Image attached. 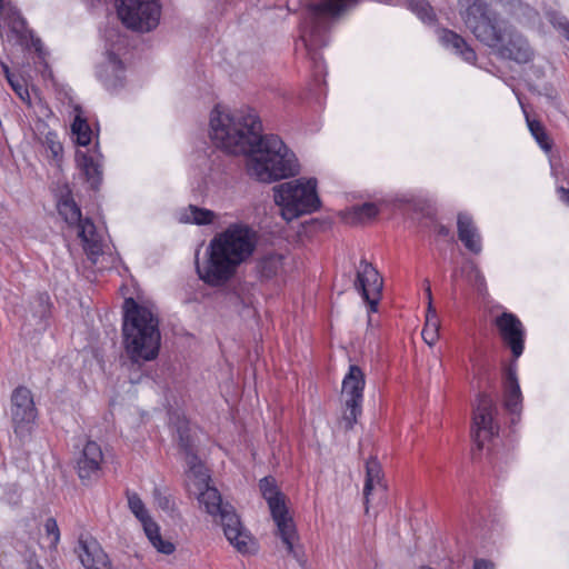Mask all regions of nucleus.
Segmentation results:
<instances>
[{
  "label": "nucleus",
  "instance_id": "f257e3e1",
  "mask_svg": "<svg viewBox=\"0 0 569 569\" xmlns=\"http://www.w3.org/2000/svg\"><path fill=\"white\" fill-rule=\"evenodd\" d=\"M211 139L217 147L247 157V172L259 182L270 183L299 173L296 154L276 134H262V123L251 108L210 118Z\"/></svg>",
  "mask_w": 569,
  "mask_h": 569
},
{
  "label": "nucleus",
  "instance_id": "f03ea898",
  "mask_svg": "<svg viewBox=\"0 0 569 569\" xmlns=\"http://www.w3.org/2000/svg\"><path fill=\"white\" fill-rule=\"evenodd\" d=\"M254 249L253 231L248 226L231 224L210 241L206 266L200 268L197 263L198 276L211 287H221L234 276L237 268L252 256Z\"/></svg>",
  "mask_w": 569,
  "mask_h": 569
},
{
  "label": "nucleus",
  "instance_id": "7ed1b4c3",
  "mask_svg": "<svg viewBox=\"0 0 569 569\" xmlns=\"http://www.w3.org/2000/svg\"><path fill=\"white\" fill-rule=\"evenodd\" d=\"M122 313L123 346L131 362L154 360L161 347L158 316L131 297L124 299Z\"/></svg>",
  "mask_w": 569,
  "mask_h": 569
},
{
  "label": "nucleus",
  "instance_id": "20e7f679",
  "mask_svg": "<svg viewBox=\"0 0 569 569\" xmlns=\"http://www.w3.org/2000/svg\"><path fill=\"white\" fill-rule=\"evenodd\" d=\"M357 2L358 0H315L307 3L300 40L317 80L326 74V63L320 50L329 43L335 19Z\"/></svg>",
  "mask_w": 569,
  "mask_h": 569
},
{
  "label": "nucleus",
  "instance_id": "39448f33",
  "mask_svg": "<svg viewBox=\"0 0 569 569\" xmlns=\"http://www.w3.org/2000/svg\"><path fill=\"white\" fill-rule=\"evenodd\" d=\"M486 22H479L472 17L466 27L478 41L487 46L502 60L526 64L533 60L535 50L527 37L509 21H496L485 17Z\"/></svg>",
  "mask_w": 569,
  "mask_h": 569
},
{
  "label": "nucleus",
  "instance_id": "423d86ee",
  "mask_svg": "<svg viewBox=\"0 0 569 569\" xmlns=\"http://www.w3.org/2000/svg\"><path fill=\"white\" fill-rule=\"evenodd\" d=\"M204 478H198L204 486L198 496L199 503L204 506L209 515L220 518V525L230 545L243 555L249 553V541L252 539L250 532L242 526L234 508L230 503H223L218 489L209 485L210 476L207 472Z\"/></svg>",
  "mask_w": 569,
  "mask_h": 569
},
{
  "label": "nucleus",
  "instance_id": "0eeeda50",
  "mask_svg": "<svg viewBox=\"0 0 569 569\" xmlns=\"http://www.w3.org/2000/svg\"><path fill=\"white\" fill-rule=\"evenodd\" d=\"M273 200L281 208L282 216L290 221L300 216L312 213L320 208L317 193V179L303 178L282 182L272 188Z\"/></svg>",
  "mask_w": 569,
  "mask_h": 569
},
{
  "label": "nucleus",
  "instance_id": "6e6552de",
  "mask_svg": "<svg viewBox=\"0 0 569 569\" xmlns=\"http://www.w3.org/2000/svg\"><path fill=\"white\" fill-rule=\"evenodd\" d=\"M459 4L466 7L460 12L463 22H469V18L472 17L479 22H486L485 17L490 20L507 21L492 9L493 4H499L505 13L522 26L533 23L539 17V12L522 0H459Z\"/></svg>",
  "mask_w": 569,
  "mask_h": 569
},
{
  "label": "nucleus",
  "instance_id": "1a4fd4ad",
  "mask_svg": "<svg viewBox=\"0 0 569 569\" xmlns=\"http://www.w3.org/2000/svg\"><path fill=\"white\" fill-rule=\"evenodd\" d=\"M57 209L62 219L70 227L78 228V237L82 241L83 250L93 262L102 253V244L97 239L96 226L90 218H82L81 209L72 197L69 188L61 193Z\"/></svg>",
  "mask_w": 569,
  "mask_h": 569
},
{
  "label": "nucleus",
  "instance_id": "9d476101",
  "mask_svg": "<svg viewBox=\"0 0 569 569\" xmlns=\"http://www.w3.org/2000/svg\"><path fill=\"white\" fill-rule=\"evenodd\" d=\"M9 418L13 433L20 443L29 442L37 426L38 409L33 393L28 387L20 385L12 390Z\"/></svg>",
  "mask_w": 569,
  "mask_h": 569
},
{
  "label": "nucleus",
  "instance_id": "9b49d317",
  "mask_svg": "<svg viewBox=\"0 0 569 569\" xmlns=\"http://www.w3.org/2000/svg\"><path fill=\"white\" fill-rule=\"evenodd\" d=\"M117 12L121 22L131 30L149 32L160 20L158 0H117Z\"/></svg>",
  "mask_w": 569,
  "mask_h": 569
},
{
  "label": "nucleus",
  "instance_id": "f8f14e48",
  "mask_svg": "<svg viewBox=\"0 0 569 569\" xmlns=\"http://www.w3.org/2000/svg\"><path fill=\"white\" fill-rule=\"evenodd\" d=\"M496 413L497 407L492 398L485 392L478 393L473 408L471 437L479 452L485 442L499 432V427L493 420Z\"/></svg>",
  "mask_w": 569,
  "mask_h": 569
},
{
  "label": "nucleus",
  "instance_id": "ddd939ff",
  "mask_svg": "<svg viewBox=\"0 0 569 569\" xmlns=\"http://www.w3.org/2000/svg\"><path fill=\"white\" fill-rule=\"evenodd\" d=\"M366 386L365 373L357 365H351L342 380V393L347 397L345 401V413L342 421L347 431L353 429L358 417L362 412L363 389Z\"/></svg>",
  "mask_w": 569,
  "mask_h": 569
},
{
  "label": "nucleus",
  "instance_id": "4468645a",
  "mask_svg": "<svg viewBox=\"0 0 569 569\" xmlns=\"http://www.w3.org/2000/svg\"><path fill=\"white\" fill-rule=\"evenodd\" d=\"M179 451L183 453L189 471L204 480L206 468L198 456L197 436L184 416H177L174 420Z\"/></svg>",
  "mask_w": 569,
  "mask_h": 569
},
{
  "label": "nucleus",
  "instance_id": "2eb2a0df",
  "mask_svg": "<svg viewBox=\"0 0 569 569\" xmlns=\"http://www.w3.org/2000/svg\"><path fill=\"white\" fill-rule=\"evenodd\" d=\"M383 280L379 271L365 258L360 260L355 280V288L368 303L369 311L376 312L381 298Z\"/></svg>",
  "mask_w": 569,
  "mask_h": 569
},
{
  "label": "nucleus",
  "instance_id": "dca6fc26",
  "mask_svg": "<svg viewBox=\"0 0 569 569\" xmlns=\"http://www.w3.org/2000/svg\"><path fill=\"white\" fill-rule=\"evenodd\" d=\"M493 322L503 345L511 351L512 362L516 363L525 349L526 329L522 322L515 313L508 311L497 316Z\"/></svg>",
  "mask_w": 569,
  "mask_h": 569
},
{
  "label": "nucleus",
  "instance_id": "f3484780",
  "mask_svg": "<svg viewBox=\"0 0 569 569\" xmlns=\"http://www.w3.org/2000/svg\"><path fill=\"white\" fill-rule=\"evenodd\" d=\"M103 453L100 446L88 440L77 459V473L83 485H89L99 478Z\"/></svg>",
  "mask_w": 569,
  "mask_h": 569
},
{
  "label": "nucleus",
  "instance_id": "a211bd4d",
  "mask_svg": "<svg viewBox=\"0 0 569 569\" xmlns=\"http://www.w3.org/2000/svg\"><path fill=\"white\" fill-rule=\"evenodd\" d=\"M76 552L82 566L87 569H111L108 555L93 538L87 539L80 536Z\"/></svg>",
  "mask_w": 569,
  "mask_h": 569
},
{
  "label": "nucleus",
  "instance_id": "6ab92c4d",
  "mask_svg": "<svg viewBox=\"0 0 569 569\" xmlns=\"http://www.w3.org/2000/svg\"><path fill=\"white\" fill-rule=\"evenodd\" d=\"M101 158L102 154L98 150V143L96 144L94 154L80 150L76 152L77 166L93 191L100 189L103 179Z\"/></svg>",
  "mask_w": 569,
  "mask_h": 569
},
{
  "label": "nucleus",
  "instance_id": "aec40b11",
  "mask_svg": "<svg viewBox=\"0 0 569 569\" xmlns=\"http://www.w3.org/2000/svg\"><path fill=\"white\" fill-rule=\"evenodd\" d=\"M503 396L506 410L519 418L522 409V395L517 377V363L511 362L505 370Z\"/></svg>",
  "mask_w": 569,
  "mask_h": 569
},
{
  "label": "nucleus",
  "instance_id": "412c9836",
  "mask_svg": "<svg viewBox=\"0 0 569 569\" xmlns=\"http://www.w3.org/2000/svg\"><path fill=\"white\" fill-rule=\"evenodd\" d=\"M124 72L122 60L114 52H109L108 63L100 67L97 74L107 90L117 91L124 87Z\"/></svg>",
  "mask_w": 569,
  "mask_h": 569
},
{
  "label": "nucleus",
  "instance_id": "4be33fe9",
  "mask_svg": "<svg viewBox=\"0 0 569 569\" xmlns=\"http://www.w3.org/2000/svg\"><path fill=\"white\" fill-rule=\"evenodd\" d=\"M458 238L467 250L479 254L482 250L481 237L476 227L472 217L466 212H459L457 216Z\"/></svg>",
  "mask_w": 569,
  "mask_h": 569
},
{
  "label": "nucleus",
  "instance_id": "5701e85b",
  "mask_svg": "<svg viewBox=\"0 0 569 569\" xmlns=\"http://www.w3.org/2000/svg\"><path fill=\"white\" fill-rule=\"evenodd\" d=\"M441 44L451 50L455 54L461 57L468 63H475L477 60V53L472 47H470L465 38L450 29H442L439 34Z\"/></svg>",
  "mask_w": 569,
  "mask_h": 569
},
{
  "label": "nucleus",
  "instance_id": "b1692460",
  "mask_svg": "<svg viewBox=\"0 0 569 569\" xmlns=\"http://www.w3.org/2000/svg\"><path fill=\"white\" fill-rule=\"evenodd\" d=\"M425 286L426 296L428 298V310L421 336L426 343L432 346L438 340L439 320L436 309L432 307V292L428 279L425 280Z\"/></svg>",
  "mask_w": 569,
  "mask_h": 569
},
{
  "label": "nucleus",
  "instance_id": "393cba45",
  "mask_svg": "<svg viewBox=\"0 0 569 569\" xmlns=\"http://www.w3.org/2000/svg\"><path fill=\"white\" fill-rule=\"evenodd\" d=\"M8 27L20 44H27L33 38V31L28 28L27 20L17 7H9L6 13Z\"/></svg>",
  "mask_w": 569,
  "mask_h": 569
},
{
  "label": "nucleus",
  "instance_id": "a878e982",
  "mask_svg": "<svg viewBox=\"0 0 569 569\" xmlns=\"http://www.w3.org/2000/svg\"><path fill=\"white\" fill-rule=\"evenodd\" d=\"M366 479H365V486H363V497H365V505H368L369 502V496L371 495V491L373 490L375 486H381L383 489H386V486L383 485V471L382 467L376 456H370L368 460L366 461ZM366 509L368 510V506H366Z\"/></svg>",
  "mask_w": 569,
  "mask_h": 569
},
{
  "label": "nucleus",
  "instance_id": "bb28decb",
  "mask_svg": "<svg viewBox=\"0 0 569 569\" xmlns=\"http://www.w3.org/2000/svg\"><path fill=\"white\" fill-rule=\"evenodd\" d=\"M380 2H385L387 4L398 6L403 4L407 6L412 12H415L419 19H421L426 23L436 22V13L433 8L426 0H379Z\"/></svg>",
  "mask_w": 569,
  "mask_h": 569
},
{
  "label": "nucleus",
  "instance_id": "cd10ccee",
  "mask_svg": "<svg viewBox=\"0 0 569 569\" xmlns=\"http://www.w3.org/2000/svg\"><path fill=\"white\" fill-rule=\"evenodd\" d=\"M283 266V256L269 253L257 261L256 270L261 280H270L278 274Z\"/></svg>",
  "mask_w": 569,
  "mask_h": 569
},
{
  "label": "nucleus",
  "instance_id": "c85d7f7f",
  "mask_svg": "<svg viewBox=\"0 0 569 569\" xmlns=\"http://www.w3.org/2000/svg\"><path fill=\"white\" fill-rule=\"evenodd\" d=\"M519 102L521 106V109L523 111L528 129L531 133V136L535 138L539 147L545 151H550L552 148V141L545 128V126L536 119H531L529 116V112L527 111L525 104L522 103L521 99L519 98Z\"/></svg>",
  "mask_w": 569,
  "mask_h": 569
},
{
  "label": "nucleus",
  "instance_id": "c756f323",
  "mask_svg": "<svg viewBox=\"0 0 569 569\" xmlns=\"http://www.w3.org/2000/svg\"><path fill=\"white\" fill-rule=\"evenodd\" d=\"M398 208L401 210H409L421 214L423 218L430 221H436V209L431 203L420 198H399L397 199Z\"/></svg>",
  "mask_w": 569,
  "mask_h": 569
},
{
  "label": "nucleus",
  "instance_id": "7c9ffc66",
  "mask_svg": "<svg viewBox=\"0 0 569 569\" xmlns=\"http://www.w3.org/2000/svg\"><path fill=\"white\" fill-rule=\"evenodd\" d=\"M277 535L280 537L282 542L286 545L289 555H292L298 559V553L295 549V540L298 539V532L292 517L282 521L276 522Z\"/></svg>",
  "mask_w": 569,
  "mask_h": 569
},
{
  "label": "nucleus",
  "instance_id": "2f4dec72",
  "mask_svg": "<svg viewBox=\"0 0 569 569\" xmlns=\"http://www.w3.org/2000/svg\"><path fill=\"white\" fill-rule=\"evenodd\" d=\"M52 302L48 292L37 293L30 302V309L34 318L39 319V322H47L51 317Z\"/></svg>",
  "mask_w": 569,
  "mask_h": 569
},
{
  "label": "nucleus",
  "instance_id": "473e14b6",
  "mask_svg": "<svg viewBox=\"0 0 569 569\" xmlns=\"http://www.w3.org/2000/svg\"><path fill=\"white\" fill-rule=\"evenodd\" d=\"M71 132L79 146L87 147L91 142L92 130L84 118L77 116L71 124Z\"/></svg>",
  "mask_w": 569,
  "mask_h": 569
},
{
  "label": "nucleus",
  "instance_id": "72a5a7b5",
  "mask_svg": "<svg viewBox=\"0 0 569 569\" xmlns=\"http://www.w3.org/2000/svg\"><path fill=\"white\" fill-rule=\"evenodd\" d=\"M152 496L157 506L162 511L169 513L170 516H173L178 511L176 501L167 489L162 490L161 488L154 487Z\"/></svg>",
  "mask_w": 569,
  "mask_h": 569
},
{
  "label": "nucleus",
  "instance_id": "f704fd0d",
  "mask_svg": "<svg viewBox=\"0 0 569 569\" xmlns=\"http://www.w3.org/2000/svg\"><path fill=\"white\" fill-rule=\"evenodd\" d=\"M259 489L262 498L267 501V503L284 495L278 488L276 479L272 476H267L260 479Z\"/></svg>",
  "mask_w": 569,
  "mask_h": 569
},
{
  "label": "nucleus",
  "instance_id": "c9c22d12",
  "mask_svg": "<svg viewBox=\"0 0 569 569\" xmlns=\"http://www.w3.org/2000/svg\"><path fill=\"white\" fill-rule=\"evenodd\" d=\"M268 507L270 509V513H271V517H272V520L274 521V523L291 517L289 515V510L286 505V496L284 495L282 497L273 499L272 501H269Z\"/></svg>",
  "mask_w": 569,
  "mask_h": 569
},
{
  "label": "nucleus",
  "instance_id": "e433bc0d",
  "mask_svg": "<svg viewBox=\"0 0 569 569\" xmlns=\"http://www.w3.org/2000/svg\"><path fill=\"white\" fill-rule=\"evenodd\" d=\"M550 24L558 30L561 36L569 41V20L561 12L552 10L547 13Z\"/></svg>",
  "mask_w": 569,
  "mask_h": 569
},
{
  "label": "nucleus",
  "instance_id": "4c0bfd02",
  "mask_svg": "<svg viewBox=\"0 0 569 569\" xmlns=\"http://www.w3.org/2000/svg\"><path fill=\"white\" fill-rule=\"evenodd\" d=\"M128 506L130 511L134 515V517L139 521H143L149 517V512L146 509V506L138 493L136 492H127Z\"/></svg>",
  "mask_w": 569,
  "mask_h": 569
},
{
  "label": "nucleus",
  "instance_id": "58836bf2",
  "mask_svg": "<svg viewBox=\"0 0 569 569\" xmlns=\"http://www.w3.org/2000/svg\"><path fill=\"white\" fill-rule=\"evenodd\" d=\"M43 144L47 150L51 153L53 160L61 161L63 154V146L58 140V134L53 131H49L44 136Z\"/></svg>",
  "mask_w": 569,
  "mask_h": 569
},
{
  "label": "nucleus",
  "instance_id": "ea45409f",
  "mask_svg": "<svg viewBox=\"0 0 569 569\" xmlns=\"http://www.w3.org/2000/svg\"><path fill=\"white\" fill-rule=\"evenodd\" d=\"M189 209L192 214L191 221L198 226H206L212 223L214 219L213 211L197 206L190 204Z\"/></svg>",
  "mask_w": 569,
  "mask_h": 569
},
{
  "label": "nucleus",
  "instance_id": "a19ab883",
  "mask_svg": "<svg viewBox=\"0 0 569 569\" xmlns=\"http://www.w3.org/2000/svg\"><path fill=\"white\" fill-rule=\"evenodd\" d=\"M44 530L48 537H52L51 547L56 548L60 541V530L53 517L47 518Z\"/></svg>",
  "mask_w": 569,
  "mask_h": 569
},
{
  "label": "nucleus",
  "instance_id": "79ce46f5",
  "mask_svg": "<svg viewBox=\"0 0 569 569\" xmlns=\"http://www.w3.org/2000/svg\"><path fill=\"white\" fill-rule=\"evenodd\" d=\"M356 214L360 219H372L378 216L379 209L373 202H365L355 208Z\"/></svg>",
  "mask_w": 569,
  "mask_h": 569
},
{
  "label": "nucleus",
  "instance_id": "37998d69",
  "mask_svg": "<svg viewBox=\"0 0 569 569\" xmlns=\"http://www.w3.org/2000/svg\"><path fill=\"white\" fill-rule=\"evenodd\" d=\"M151 545L163 555H171L174 552L176 547L172 542L168 540H163L161 535L153 537V540L151 541Z\"/></svg>",
  "mask_w": 569,
  "mask_h": 569
},
{
  "label": "nucleus",
  "instance_id": "c03bdc74",
  "mask_svg": "<svg viewBox=\"0 0 569 569\" xmlns=\"http://www.w3.org/2000/svg\"><path fill=\"white\" fill-rule=\"evenodd\" d=\"M21 498V489L17 483H10L4 489V499L10 505H18Z\"/></svg>",
  "mask_w": 569,
  "mask_h": 569
},
{
  "label": "nucleus",
  "instance_id": "a18cd8bd",
  "mask_svg": "<svg viewBox=\"0 0 569 569\" xmlns=\"http://www.w3.org/2000/svg\"><path fill=\"white\" fill-rule=\"evenodd\" d=\"M140 522L142 523L144 533L148 537L150 542L153 540V537H157L160 535V528H159L158 523L154 522L150 516Z\"/></svg>",
  "mask_w": 569,
  "mask_h": 569
},
{
  "label": "nucleus",
  "instance_id": "49530a36",
  "mask_svg": "<svg viewBox=\"0 0 569 569\" xmlns=\"http://www.w3.org/2000/svg\"><path fill=\"white\" fill-rule=\"evenodd\" d=\"M9 84L11 86L12 90L22 99L24 100V96L29 97L28 89L16 78H11L8 80Z\"/></svg>",
  "mask_w": 569,
  "mask_h": 569
},
{
  "label": "nucleus",
  "instance_id": "de8ad7c7",
  "mask_svg": "<svg viewBox=\"0 0 569 569\" xmlns=\"http://www.w3.org/2000/svg\"><path fill=\"white\" fill-rule=\"evenodd\" d=\"M548 100H550L555 106L559 104V97L557 91L552 86H545L543 87V93H542Z\"/></svg>",
  "mask_w": 569,
  "mask_h": 569
},
{
  "label": "nucleus",
  "instance_id": "09e8293b",
  "mask_svg": "<svg viewBox=\"0 0 569 569\" xmlns=\"http://www.w3.org/2000/svg\"><path fill=\"white\" fill-rule=\"evenodd\" d=\"M472 569H495V566L491 561L486 559H476L473 561Z\"/></svg>",
  "mask_w": 569,
  "mask_h": 569
},
{
  "label": "nucleus",
  "instance_id": "8fccbe9b",
  "mask_svg": "<svg viewBox=\"0 0 569 569\" xmlns=\"http://www.w3.org/2000/svg\"><path fill=\"white\" fill-rule=\"evenodd\" d=\"M435 231L439 237L452 239L451 230L445 224L437 223Z\"/></svg>",
  "mask_w": 569,
  "mask_h": 569
},
{
  "label": "nucleus",
  "instance_id": "3c124183",
  "mask_svg": "<svg viewBox=\"0 0 569 569\" xmlns=\"http://www.w3.org/2000/svg\"><path fill=\"white\" fill-rule=\"evenodd\" d=\"M557 192L559 194V199L569 207V188L558 187Z\"/></svg>",
  "mask_w": 569,
  "mask_h": 569
},
{
  "label": "nucleus",
  "instance_id": "603ef678",
  "mask_svg": "<svg viewBox=\"0 0 569 569\" xmlns=\"http://www.w3.org/2000/svg\"><path fill=\"white\" fill-rule=\"evenodd\" d=\"M29 40H31V44L34 48V50L37 52L41 53V50H42V41H41V39L33 34V38H29Z\"/></svg>",
  "mask_w": 569,
  "mask_h": 569
},
{
  "label": "nucleus",
  "instance_id": "864d4df0",
  "mask_svg": "<svg viewBox=\"0 0 569 569\" xmlns=\"http://www.w3.org/2000/svg\"><path fill=\"white\" fill-rule=\"evenodd\" d=\"M0 64L7 81L14 77V74L11 73L10 68L7 63L0 62Z\"/></svg>",
  "mask_w": 569,
  "mask_h": 569
},
{
  "label": "nucleus",
  "instance_id": "5fc2aeb1",
  "mask_svg": "<svg viewBox=\"0 0 569 569\" xmlns=\"http://www.w3.org/2000/svg\"><path fill=\"white\" fill-rule=\"evenodd\" d=\"M30 569H44L42 566H40L39 563L30 567Z\"/></svg>",
  "mask_w": 569,
  "mask_h": 569
},
{
  "label": "nucleus",
  "instance_id": "6e6d98bb",
  "mask_svg": "<svg viewBox=\"0 0 569 569\" xmlns=\"http://www.w3.org/2000/svg\"><path fill=\"white\" fill-rule=\"evenodd\" d=\"M4 10V3L3 0H0V13Z\"/></svg>",
  "mask_w": 569,
  "mask_h": 569
}]
</instances>
